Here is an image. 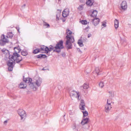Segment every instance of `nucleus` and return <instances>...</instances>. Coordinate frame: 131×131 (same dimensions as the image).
Returning a JSON list of instances; mask_svg holds the SVG:
<instances>
[{"mask_svg":"<svg viewBox=\"0 0 131 131\" xmlns=\"http://www.w3.org/2000/svg\"><path fill=\"white\" fill-rule=\"evenodd\" d=\"M63 41L60 40L57 44L56 46L53 47L52 45H50L49 48L46 47V52L47 53H48L49 52L53 50V52H57L59 53L61 51V49L63 48Z\"/></svg>","mask_w":131,"mask_h":131,"instance_id":"nucleus-1","label":"nucleus"},{"mask_svg":"<svg viewBox=\"0 0 131 131\" xmlns=\"http://www.w3.org/2000/svg\"><path fill=\"white\" fill-rule=\"evenodd\" d=\"M14 50L15 52L13 53V55H9V58L14 61L16 60V62L19 63L22 60V57L18 54V53L20 52V49L19 47H14Z\"/></svg>","mask_w":131,"mask_h":131,"instance_id":"nucleus-2","label":"nucleus"},{"mask_svg":"<svg viewBox=\"0 0 131 131\" xmlns=\"http://www.w3.org/2000/svg\"><path fill=\"white\" fill-rule=\"evenodd\" d=\"M23 81L25 82V83H29V85L30 88L34 91L36 90V88L34 85L35 84V82L34 83L31 82L32 81V79L30 78H25L24 76H23Z\"/></svg>","mask_w":131,"mask_h":131,"instance_id":"nucleus-3","label":"nucleus"},{"mask_svg":"<svg viewBox=\"0 0 131 131\" xmlns=\"http://www.w3.org/2000/svg\"><path fill=\"white\" fill-rule=\"evenodd\" d=\"M9 57V59L10 60L8 61L7 62V64L8 67V70L10 71H12L13 69V68L15 64V62H16V60L14 61L12 59H10Z\"/></svg>","mask_w":131,"mask_h":131,"instance_id":"nucleus-4","label":"nucleus"},{"mask_svg":"<svg viewBox=\"0 0 131 131\" xmlns=\"http://www.w3.org/2000/svg\"><path fill=\"white\" fill-rule=\"evenodd\" d=\"M9 42L7 38H6L4 35H1L0 39V45L1 46H4L6 43H8Z\"/></svg>","mask_w":131,"mask_h":131,"instance_id":"nucleus-5","label":"nucleus"},{"mask_svg":"<svg viewBox=\"0 0 131 131\" xmlns=\"http://www.w3.org/2000/svg\"><path fill=\"white\" fill-rule=\"evenodd\" d=\"M18 113L21 117V120H24L26 118V114L25 111L22 109H19L18 111Z\"/></svg>","mask_w":131,"mask_h":131,"instance_id":"nucleus-6","label":"nucleus"},{"mask_svg":"<svg viewBox=\"0 0 131 131\" xmlns=\"http://www.w3.org/2000/svg\"><path fill=\"white\" fill-rule=\"evenodd\" d=\"M79 92H76L74 91H72L70 93V96L72 100V98L75 97L78 98V99L79 100L81 99V97H80Z\"/></svg>","mask_w":131,"mask_h":131,"instance_id":"nucleus-7","label":"nucleus"},{"mask_svg":"<svg viewBox=\"0 0 131 131\" xmlns=\"http://www.w3.org/2000/svg\"><path fill=\"white\" fill-rule=\"evenodd\" d=\"M67 39L66 43V48L68 49H71L72 48V43H73L74 41L72 42V41L67 37Z\"/></svg>","mask_w":131,"mask_h":131,"instance_id":"nucleus-8","label":"nucleus"},{"mask_svg":"<svg viewBox=\"0 0 131 131\" xmlns=\"http://www.w3.org/2000/svg\"><path fill=\"white\" fill-rule=\"evenodd\" d=\"M34 78L35 80V84L38 86H40L42 82V79L38 76L35 77Z\"/></svg>","mask_w":131,"mask_h":131,"instance_id":"nucleus-9","label":"nucleus"},{"mask_svg":"<svg viewBox=\"0 0 131 131\" xmlns=\"http://www.w3.org/2000/svg\"><path fill=\"white\" fill-rule=\"evenodd\" d=\"M72 32L68 28L67 29L66 34L67 35L66 37V38H67V37L72 41V42H73V41H74L73 37L72 36L70 35L72 34Z\"/></svg>","mask_w":131,"mask_h":131,"instance_id":"nucleus-10","label":"nucleus"},{"mask_svg":"<svg viewBox=\"0 0 131 131\" xmlns=\"http://www.w3.org/2000/svg\"><path fill=\"white\" fill-rule=\"evenodd\" d=\"M111 108V103H108V100H107V104L105 105V111L107 113H108Z\"/></svg>","mask_w":131,"mask_h":131,"instance_id":"nucleus-11","label":"nucleus"},{"mask_svg":"<svg viewBox=\"0 0 131 131\" xmlns=\"http://www.w3.org/2000/svg\"><path fill=\"white\" fill-rule=\"evenodd\" d=\"M90 121L89 119L88 118H84L81 122V124L82 125L87 124Z\"/></svg>","mask_w":131,"mask_h":131,"instance_id":"nucleus-12","label":"nucleus"},{"mask_svg":"<svg viewBox=\"0 0 131 131\" xmlns=\"http://www.w3.org/2000/svg\"><path fill=\"white\" fill-rule=\"evenodd\" d=\"M85 106V104L84 101L83 100H81L79 105L80 108L82 110H85V108L84 107Z\"/></svg>","mask_w":131,"mask_h":131,"instance_id":"nucleus-13","label":"nucleus"},{"mask_svg":"<svg viewBox=\"0 0 131 131\" xmlns=\"http://www.w3.org/2000/svg\"><path fill=\"white\" fill-rule=\"evenodd\" d=\"M127 7L126 2L125 1H123L121 5V9L125 10Z\"/></svg>","mask_w":131,"mask_h":131,"instance_id":"nucleus-14","label":"nucleus"},{"mask_svg":"<svg viewBox=\"0 0 131 131\" xmlns=\"http://www.w3.org/2000/svg\"><path fill=\"white\" fill-rule=\"evenodd\" d=\"M93 24L95 26L97 25L100 21L99 19L97 18H95L92 20Z\"/></svg>","mask_w":131,"mask_h":131,"instance_id":"nucleus-15","label":"nucleus"},{"mask_svg":"<svg viewBox=\"0 0 131 131\" xmlns=\"http://www.w3.org/2000/svg\"><path fill=\"white\" fill-rule=\"evenodd\" d=\"M69 11L68 9L64 10L62 12V15L63 17H66L69 15Z\"/></svg>","mask_w":131,"mask_h":131,"instance_id":"nucleus-16","label":"nucleus"},{"mask_svg":"<svg viewBox=\"0 0 131 131\" xmlns=\"http://www.w3.org/2000/svg\"><path fill=\"white\" fill-rule=\"evenodd\" d=\"M94 1L93 0H88L86 2V4L87 5L91 6L92 5Z\"/></svg>","mask_w":131,"mask_h":131,"instance_id":"nucleus-17","label":"nucleus"},{"mask_svg":"<svg viewBox=\"0 0 131 131\" xmlns=\"http://www.w3.org/2000/svg\"><path fill=\"white\" fill-rule=\"evenodd\" d=\"M19 86L20 88L24 89L27 86L26 84L25 83H24L23 82H21L19 85Z\"/></svg>","mask_w":131,"mask_h":131,"instance_id":"nucleus-18","label":"nucleus"},{"mask_svg":"<svg viewBox=\"0 0 131 131\" xmlns=\"http://www.w3.org/2000/svg\"><path fill=\"white\" fill-rule=\"evenodd\" d=\"M2 51L3 53L5 55H9V51L6 49H3L2 50Z\"/></svg>","mask_w":131,"mask_h":131,"instance_id":"nucleus-19","label":"nucleus"},{"mask_svg":"<svg viewBox=\"0 0 131 131\" xmlns=\"http://www.w3.org/2000/svg\"><path fill=\"white\" fill-rule=\"evenodd\" d=\"M13 36V34L12 32H9L7 34L6 37L7 38H12Z\"/></svg>","mask_w":131,"mask_h":131,"instance_id":"nucleus-20","label":"nucleus"},{"mask_svg":"<svg viewBox=\"0 0 131 131\" xmlns=\"http://www.w3.org/2000/svg\"><path fill=\"white\" fill-rule=\"evenodd\" d=\"M97 11L95 10L93 11L92 14L91 15V16L92 17H96L97 14Z\"/></svg>","mask_w":131,"mask_h":131,"instance_id":"nucleus-21","label":"nucleus"},{"mask_svg":"<svg viewBox=\"0 0 131 131\" xmlns=\"http://www.w3.org/2000/svg\"><path fill=\"white\" fill-rule=\"evenodd\" d=\"M114 26L115 29H116L118 27L119 21L116 19H115L114 21Z\"/></svg>","mask_w":131,"mask_h":131,"instance_id":"nucleus-22","label":"nucleus"},{"mask_svg":"<svg viewBox=\"0 0 131 131\" xmlns=\"http://www.w3.org/2000/svg\"><path fill=\"white\" fill-rule=\"evenodd\" d=\"M46 46H42L41 47L40 49V51L42 53H43V52L42 51H45L46 49H47L46 48ZM47 50V49H46Z\"/></svg>","mask_w":131,"mask_h":131,"instance_id":"nucleus-23","label":"nucleus"},{"mask_svg":"<svg viewBox=\"0 0 131 131\" xmlns=\"http://www.w3.org/2000/svg\"><path fill=\"white\" fill-rule=\"evenodd\" d=\"M78 43L80 47H82L83 46V41L81 39H79L78 40Z\"/></svg>","mask_w":131,"mask_h":131,"instance_id":"nucleus-24","label":"nucleus"},{"mask_svg":"<svg viewBox=\"0 0 131 131\" xmlns=\"http://www.w3.org/2000/svg\"><path fill=\"white\" fill-rule=\"evenodd\" d=\"M43 22L44 24H43V26L44 27V28H46L50 27V25L49 24L45 22Z\"/></svg>","mask_w":131,"mask_h":131,"instance_id":"nucleus-25","label":"nucleus"},{"mask_svg":"<svg viewBox=\"0 0 131 131\" xmlns=\"http://www.w3.org/2000/svg\"><path fill=\"white\" fill-rule=\"evenodd\" d=\"M83 87L84 89H87L89 88L88 84L86 83H84L83 85Z\"/></svg>","mask_w":131,"mask_h":131,"instance_id":"nucleus-26","label":"nucleus"},{"mask_svg":"<svg viewBox=\"0 0 131 131\" xmlns=\"http://www.w3.org/2000/svg\"><path fill=\"white\" fill-rule=\"evenodd\" d=\"M109 93H110V97L111 98H112L114 96V92H113L109 91Z\"/></svg>","mask_w":131,"mask_h":131,"instance_id":"nucleus-27","label":"nucleus"},{"mask_svg":"<svg viewBox=\"0 0 131 131\" xmlns=\"http://www.w3.org/2000/svg\"><path fill=\"white\" fill-rule=\"evenodd\" d=\"M40 51V50L38 49H37L34 50L33 52V53L34 54H36Z\"/></svg>","mask_w":131,"mask_h":131,"instance_id":"nucleus-28","label":"nucleus"},{"mask_svg":"<svg viewBox=\"0 0 131 131\" xmlns=\"http://www.w3.org/2000/svg\"><path fill=\"white\" fill-rule=\"evenodd\" d=\"M95 70L96 73L97 74V75H99V72L101 71L99 70V68H96Z\"/></svg>","mask_w":131,"mask_h":131,"instance_id":"nucleus-29","label":"nucleus"},{"mask_svg":"<svg viewBox=\"0 0 131 131\" xmlns=\"http://www.w3.org/2000/svg\"><path fill=\"white\" fill-rule=\"evenodd\" d=\"M59 12L58 13H57V14H56V17H57V19L58 20L59 19V17H60V13H61V11L60 10H59Z\"/></svg>","mask_w":131,"mask_h":131,"instance_id":"nucleus-30","label":"nucleus"},{"mask_svg":"<svg viewBox=\"0 0 131 131\" xmlns=\"http://www.w3.org/2000/svg\"><path fill=\"white\" fill-rule=\"evenodd\" d=\"M21 54L24 56H26L28 54V53L26 51H23L21 52Z\"/></svg>","mask_w":131,"mask_h":131,"instance_id":"nucleus-31","label":"nucleus"},{"mask_svg":"<svg viewBox=\"0 0 131 131\" xmlns=\"http://www.w3.org/2000/svg\"><path fill=\"white\" fill-rule=\"evenodd\" d=\"M99 86L101 88H102L104 86V83L103 82H100L99 84Z\"/></svg>","mask_w":131,"mask_h":131,"instance_id":"nucleus-32","label":"nucleus"},{"mask_svg":"<svg viewBox=\"0 0 131 131\" xmlns=\"http://www.w3.org/2000/svg\"><path fill=\"white\" fill-rule=\"evenodd\" d=\"M80 22L83 24L85 25L87 24V21L86 20L80 21Z\"/></svg>","mask_w":131,"mask_h":131,"instance_id":"nucleus-33","label":"nucleus"},{"mask_svg":"<svg viewBox=\"0 0 131 131\" xmlns=\"http://www.w3.org/2000/svg\"><path fill=\"white\" fill-rule=\"evenodd\" d=\"M83 117L86 116L88 115V113L86 111L84 112H83Z\"/></svg>","mask_w":131,"mask_h":131,"instance_id":"nucleus-34","label":"nucleus"},{"mask_svg":"<svg viewBox=\"0 0 131 131\" xmlns=\"http://www.w3.org/2000/svg\"><path fill=\"white\" fill-rule=\"evenodd\" d=\"M106 23L105 22H102V26H103V27H102V28H103V27H106Z\"/></svg>","mask_w":131,"mask_h":131,"instance_id":"nucleus-35","label":"nucleus"},{"mask_svg":"<svg viewBox=\"0 0 131 131\" xmlns=\"http://www.w3.org/2000/svg\"><path fill=\"white\" fill-rule=\"evenodd\" d=\"M78 9L80 10H82L83 9V7L82 5H80L78 8Z\"/></svg>","mask_w":131,"mask_h":131,"instance_id":"nucleus-36","label":"nucleus"},{"mask_svg":"<svg viewBox=\"0 0 131 131\" xmlns=\"http://www.w3.org/2000/svg\"><path fill=\"white\" fill-rule=\"evenodd\" d=\"M43 54H40L37 56V58H42Z\"/></svg>","mask_w":131,"mask_h":131,"instance_id":"nucleus-37","label":"nucleus"},{"mask_svg":"<svg viewBox=\"0 0 131 131\" xmlns=\"http://www.w3.org/2000/svg\"><path fill=\"white\" fill-rule=\"evenodd\" d=\"M72 128L73 130L75 129L76 128L75 125H73L72 126Z\"/></svg>","mask_w":131,"mask_h":131,"instance_id":"nucleus-38","label":"nucleus"},{"mask_svg":"<svg viewBox=\"0 0 131 131\" xmlns=\"http://www.w3.org/2000/svg\"><path fill=\"white\" fill-rule=\"evenodd\" d=\"M47 57V56L45 54H43V56L42 57V58H46Z\"/></svg>","mask_w":131,"mask_h":131,"instance_id":"nucleus-39","label":"nucleus"},{"mask_svg":"<svg viewBox=\"0 0 131 131\" xmlns=\"http://www.w3.org/2000/svg\"><path fill=\"white\" fill-rule=\"evenodd\" d=\"M16 29L17 30L18 32H19V27H16Z\"/></svg>","mask_w":131,"mask_h":131,"instance_id":"nucleus-40","label":"nucleus"},{"mask_svg":"<svg viewBox=\"0 0 131 131\" xmlns=\"http://www.w3.org/2000/svg\"><path fill=\"white\" fill-rule=\"evenodd\" d=\"M91 34H89L88 35V37L89 38L91 36Z\"/></svg>","mask_w":131,"mask_h":131,"instance_id":"nucleus-41","label":"nucleus"},{"mask_svg":"<svg viewBox=\"0 0 131 131\" xmlns=\"http://www.w3.org/2000/svg\"><path fill=\"white\" fill-rule=\"evenodd\" d=\"M77 50H78L79 51H80L81 52L80 50V49L79 48H77Z\"/></svg>","mask_w":131,"mask_h":131,"instance_id":"nucleus-42","label":"nucleus"},{"mask_svg":"<svg viewBox=\"0 0 131 131\" xmlns=\"http://www.w3.org/2000/svg\"><path fill=\"white\" fill-rule=\"evenodd\" d=\"M7 120L5 121L4 122V124H5L7 123Z\"/></svg>","mask_w":131,"mask_h":131,"instance_id":"nucleus-43","label":"nucleus"},{"mask_svg":"<svg viewBox=\"0 0 131 131\" xmlns=\"http://www.w3.org/2000/svg\"><path fill=\"white\" fill-rule=\"evenodd\" d=\"M26 5L25 4H24V5L22 6V7L24 8L25 6Z\"/></svg>","mask_w":131,"mask_h":131,"instance_id":"nucleus-44","label":"nucleus"},{"mask_svg":"<svg viewBox=\"0 0 131 131\" xmlns=\"http://www.w3.org/2000/svg\"><path fill=\"white\" fill-rule=\"evenodd\" d=\"M62 56H64L65 54H62Z\"/></svg>","mask_w":131,"mask_h":131,"instance_id":"nucleus-45","label":"nucleus"},{"mask_svg":"<svg viewBox=\"0 0 131 131\" xmlns=\"http://www.w3.org/2000/svg\"><path fill=\"white\" fill-rule=\"evenodd\" d=\"M45 69H44V68H43L42 69V70H45Z\"/></svg>","mask_w":131,"mask_h":131,"instance_id":"nucleus-46","label":"nucleus"},{"mask_svg":"<svg viewBox=\"0 0 131 131\" xmlns=\"http://www.w3.org/2000/svg\"><path fill=\"white\" fill-rule=\"evenodd\" d=\"M63 22H64L65 21V20H63Z\"/></svg>","mask_w":131,"mask_h":131,"instance_id":"nucleus-47","label":"nucleus"},{"mask_svg":"<svg viewBox=\"0 0 131 131\" xmlns=\"http://www.w3.org/2000/svg\"><path fill=\"white\" fill-rule=\"evenodd\" d=\"M108 103H110V102H109V101L108 100Z\"/></svg>","mask_w":131,"mask_h":131,"instance_id":"nucleus-48","label":"nucleus"}]
</instances>
